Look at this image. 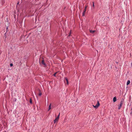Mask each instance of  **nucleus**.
<instances>
[{
  "mask_svg": "<svg viewBox=\"0 0 132 132\" xmlns=\"http://www.w3.org/2000/svg\"><path fill=\"white\" fill-rule=\"evenodd\" d=\"M121 106H122L119 105L118 106V109H121Z\"/></svg>",
  "mask_w": 132,
  "mask_h": 132,
  "instance_id": "obj_11",
  "label": "nucleus"
},
{
  "mask_svg": "<svg viewBox=\"0 0 132 132\" xmlns=\"http://www.w3.org/2000/svg\"><path fill=\"white\" fill-rule=\"evenodd\" d=\"M1 50H0V54H1Z\"/></svg>",
  "mask_w": 132,
  "mask_h": 132,
  "instance_id": "obj_17",
  "label": "nucleus"
},
{
  "mask_svg": "<svg viewBox=\"0 0 132 132\" xmlns=\"http://www.w3.org/2000/svg\"><path fill=\"white\" fill-rule=\"evenodd\" d=\"M30 103L31 104H32V100L31 99V98L30 99Z\"/></svg>",
  "mask_w": 132,
  "mask_h": 132,
  "instance_id": "obj_12",
  "label": "nucleus"
},
{
  "mask_svg": "<svg viewBox=\"0 0 132 132\" xmlns=\"http://www.w3.org/2000/svg\"><path fill=\"white\" fill-rule=\"evenodd\" d=\"M51 104H50L49 106L48 111H49L51 109Z\"/></svg>",
  "mask_w": 132,
  "mask_h": 132,
  "instance_id": "obj_9",
  "label": "nucleus"
},
{
  "mask_svg": "<svg viewBox=\"0 0 132 132\" xmlns=\"http://www.w3.org/2000/svg\"><path fill=\"white\" fill-rule=\"evenodd\" d=\"M10 65L11 66H12L13 65V64L12 63H11L10 64Z\"/></svg>",
  "mask_w": 132,
  "mask_h": 132,
  "instance_id": "obj_15",
  "label": "nucleus"
},
{
  "mask_svg": "<svg viewBox=\"0 0 132 132\" xmlns=\"http://www.w3.org/2000/svg\"><path fill=\"white\" fill-rule=\"evenodd\" d=\"M42 95V93L41 92H40L39 94V95L40 96H41Z\"/></svg>",
  "mask_w": 132,
  "mask_h": 132,
  "instance_id": "obj_13",
  "label": "nucleus"
},
{
  "mask_svg": "<svg viewBox=\"0 0 132 132\" xmlns=\"http://www.w3.org/2000/svg\"><path fill=\"white\" fill-rule=\"evenodd\" d=\"M93 7H94V2H93Z\"/></svg>",
  "mask_w": 132,
  "mask_h": 132,
  "instance_id": "obj_16",
  "label": "nucleus"
},
{
  "mask_svg": "<svg viewBox=\"0 0 132 132\" xmlns=\"http://www.w3.org/2000/svg\"><path fill=\"white\" fill-rule=\"evenodd\" d=\"M117 100V98L116 97H113V101L114 102H115Z\"/></svg>",
  "mask_w": 132,
  "mask_h": 132,
  "instance_id": "obj_5",
  "label": "nucleus"
},
{
  "mask_svg": "<svg viewBox=\"0 0 132 132\" xmlns=\"http://www.w3.org/2000/svg\"><path fill=\"white\" fill-rule=\"evenodd\" d=\"M124 102V99H122L119 104V105L122 106Z\"/></svg>",
  "mask_w": 132,
  "mask_h": 132,
  "instance_id": "obj_4",
  "label": "nucleus"
},
{
  "mask_svg": "<svg viewBox=\"0 0 132 132\" xmlns=\"http://www.w3.org/2000/svg\"><path fill=\"white\" fill-rule=\"evenodd\" d=\"M130 81L129 80H128V81H127V85H128L130 83Z\"/></svg>",
  "mask_w": 132,
  "mask_h": 132,
  "instance_id": "obj_6",
  "label": "nucleus"
},
{
  "mask_svg": "<svg viewBox=\"0 0 132 132\" xmlns=\"http://www.w3.org/2000/svg\"><path fill=\"white\" fill-rule=\"evenodd\" d=\"M60 113H59V114L58 115V116H57V117H56V118L54 120V123H57V122L58 121V120H59V117H60Z\"/></svg>",
  "mask_w": 132,
  "mask_h": 132,
  "instance_id": "obj_1",
  "label": "nucleus"
},
{
  "mask_svg": "<svg viewBox=\"0 0 132 132\" xmlns=\"http://www.w3.org/2000/svg\"><path fill=\"white\" fill-rule=\"evenodd\" d=\"M65 79L67 81V84H68V78H65Z\"/></svg>",
  "mask_w": 132,
  "mask_h": 132,
  "instance_id": "obj_10",
  "label": "nucleus"
},
{
  "mask_svg": "<svg viewBox=\"0 0 132 132\" xmlns=\"http://www.w3.org/2000/svg\"><path fill=\"white\" fill-rule=\"evenodd\" d=\"M100 104L99 103V102L98 101H97V103L96 105L95 106L94 105H93V107L95 108H97L98 107L100 106Z\"/></svg>",
  "mask_w": 132,
  "mask_h": 132,
  "instance_id": "obj_2",
  "label": "nucleus"
},
{
  "mask_svg": "<svg viewBox=\"0 0 132 132\" xmlns=\"http://www.w3.org/2000/svg\"><path fill=\"white\" fill-rule=\"evenodd\" d=\"M95 30H90V31L91 33H94L95 32Z\"/></svg>",
  "mask_w": 132,
  "mask_h": 132,
  "instance_id": "obj_8",
  "label": "nucleus"
},
{
  "mask_svg": "<svg viewBox=\"0 0 132 132\" xmlns=\"http://www.w3.org/2000/svg\"><path fill=\"white\" fill-rule=\"evenodd\" d=\"M19 4V3H17V4Z\"/></svg>",
  "mask_w": 132,
  "mask_h": 132,
  "instance_id": "obj_21",
  "label": "nucleus"
},
{
  "mask_svg": "<svg viewBox=\"0 0 132 132\" xmlns=\"http://www.w3.org/2000/svg\"><path fill=\"white\" fill-rule=\"evenodd\" d=\"M131 64H132V63H131Z\"/></svg>",
  "mask_w": 132,
  "mask_h": 132,
  "instance_id": "obj_22",
  "label": "nucleus"
},
{
  "mask_svg": "<svg viewBox=\"0 0 132 132\" xmlns=\"http://www.w3.org/2000/svg\"><path fill=\"white\" fill-rule=\"evenodd\" d=\"M131 112H132V107H131Z\"/></svg>",
  "mask_w": 132,
  "mask_h": 132,
  "instance_id": "obj_18",
  "label": "nucleus"
},
{
  "mask_svg": "<svg viewBox=\"0 0 132 132\" xmlns=\"http://www.w3.org/2000/svg\"><path fill=\"white\" fill-rule=\"evenodd\" d=\"M56 73H54V74L53 75V76H55V77H56Z\"/></svg>",
  "mask_w": 132,
  "mask_h": 132,
  "instance_id": "obj_14",
  "label": "nucleus"
},
{
  "mask_svg": "<svg viewBox=\"0 0 132 132\" xmlns=\"http://www.w3.org/2000/svg\"><path fill=\"white\" fill-rule=\"evenodd\" d=\"M116 63L118 64V62H116Z\"/></svg>",
  "mask_w": 132,
  "mask_h": 132,
  "instance_id": "obj_19",
  "label": "nucleus"
},
{
  "mask_svg": "<svg viewBox=\"0 0 132 132\" xmlns=\"http://www.w3.org/2000/svg\"><path fill=\"white\" fill-rule=\"evenodd\" d=\"M42 64H43V65H46L45 63H44V61L43 60L42 61Z\"/></svg>",
  "mask_w": 132,
  "mask_h": 132,
  "instance_id": "obj_7",
  "label": "nucleus"
},
{
  "mask_svg": "<svg viewBox=\"0 0 132 132\" xmlns=\"http://www.w3.org/2000/svg\"><path fill=\"white\" fill-rule=\"evenodd\" d=\"M1 125L0 124V127H1Z\"/></svg>",
  "mask_w": 132,
  "mask_h": 132,
  "instance_id": "obj_20",
  "label": "nucleus"
},
{
  "mask_svg": "<svg viewBox=\"0 0 132 132\" xmlns=\"http://www.w3.org/2000/svg\"><path fill=\"white\" fill-rule=\"evenodd\" d=\"M87 6H85V9L84 10V11L82 13V16H85V12L86 11V9L87 8Z\"/></svg>",
  "mask_w": 132,
  "mask_h": 132,
  "instance_id": "obj_3",
  "label": "nucleus"
}]
</instances>
